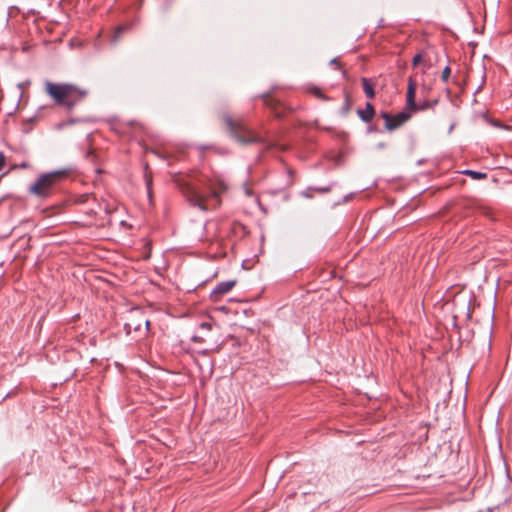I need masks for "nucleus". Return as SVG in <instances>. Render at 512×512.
<instances>
[{"mask_svg": "<svg viewBox=\"0 0 512 512\" xmlns=\"http://www.w3.org/2000/svg\"><path fill=\"white\" fill-rule=\"evenodd\" d=\"M179 186L189 203L203 211L218 207L220 194L228 189L227 183L219 175L208 177L197 174L182 180Z\"/></svg>", "mask_w": 512, "mask_h": 512, "instance_id": "obj_1", "label": "nucleus"}, {"mask_svg": "<svg viewBox=\"0 0 512 512\" xmlns=\"http://www.w3.org/2000/svg\"><path fill=\"white\" fill-rule=\"evenodd\" d=\"M45 92L54 100V102L67 108L73 109L78 103L83 101L88 95V91L71 83H53L45 82Z\"/></svg>", "mask_w": 512, "mask_h": 512, "instance_id": "obj_2", "label": "nucleus"}, {"mask_svg": "<svg viewBox=\"0 0 512 512\" xmlns=\"http://www.w3.org/2000/svg\"><path fill=\"white\" fill-rule=\"evenodd\" d=\"M71 169H59L41 174L30 186L29 192L40 198H47L51 195L56 186L68 177Z\"/></svg>", "mask_w": 512, "mask_h": 512, "instance_id": "obj_3", "label": "nucleus"}, {"mask_svg": "<svg viewBox=\"0 0 512 512\" xmlns=\"http://www.w3.org/2000/svg\"><path fill=\"white\" fill-rule=\"evenodd\" d=\"M224 120L231 136L234 137L239 143L252 144L261 143L264 141L261 135L248 128L243 121H235L229 115H225Z\"/></svg>", "mask_w": 512, "mask_h": 512, "instance_id": "obj_4", "label": "nucleus"}, {"mask_svg": "<svg viewBox=\"0 0 512 512\" xmlns=\"http://www.w3.org/2000/svg\"><path fill=\"white\" fill-rule=\"evenodd\" d=\"M417 83L413 78L408 79L407 85V94H406V108L410 111H424L428 109H433L438 104V99L434 100H425L421 103H416L415 95H416Z\"/></svg>", "mask_w": 512, "mask_h": 512, "instance_id": "obj_5", "label": "nucleus"}, {"mask_svg": "<svg viewBox=\"0 0 512 512\" xmlns=\"http://www.w3.org/2000/svg\"><path fill=\"white\" fill-rule=\"evenodd\" d=\"M142 324H145L146 329H145L144 334H146L147 331L149 330L150 321L147 319H144L142 317V312L136 309L131 312L129 321L125 323L124 329L127 334H130L132 331H136V332L140 331Z\"/></svg>", "mask_w": 512, "mask_h": 512, "instance_id": "obj_6", "label": "nucleus"}, {"mask_svg": "<svg viewBox=\"0 0 512 512\" xmlns=\"http://www.w3.org/2000/svg\"><path fill=\"white\" fill-rule=\"evenodd\" d=\"M381 116L385 120V128L389 131H393L399 128L410 119V114L405 111H402L396 115H390L387 112H383Z\"/></svg>", "mask_w": 512, "mask_h": 512, "instance_id": "obj_7", "label": "nucleus"}, {"mask_svg": "<svg viewBox=\"0 0 512 512\" xmlns=\"http://www.w3.org/2000/svg\"><path fill=\"white\" fill-rule=\"evenodd\" d=\"M236 285V280L223 281L216 285L211 292V299L218 301L219 297L228 293Z\"/></svg>", "mask_w": 512, "mask_h": 512, "instance_id": "obj_8", "label": "nucleus"}, {"mask_svg": "<svg viewBox=\"0 0 512 512\" xmlns=\"http://www.w3.org/2000/svg\"><path fill=\"white\" fill-rule=\"evenodd\" d=\"M357 114L363 122L369 123L375 115V110L373 105L370 102H367L365 109H359Z\"/></svg>", "mask_w": 512, "mask_h": 512, "instance_id": "obj_9", "label": "nucleus"}, {"mask_svg": "<svg viewBox=\"0 0 512 512\" xmlns=\"http://www.w3.org/2000/svg\"><path fill=\"white\" fill-rule=\"evenodd\" d=\"M361 82L366 97L369 99H373L375 97L374 83L370 79L365 77L361 79Z\"/></svg>", "mask_w": 512, "mask_h": 512, "instance_id": "obj_10", "label": "nucleus"}, {"mask_svg": "<svg viewBox=\"0 0 512 512\" xmlns=\"http://www.w3.org/2000/svg\"><path fill=\"white\" fill-rule=\"evenodd\" d=\"M463 174L470 176L474 180H480L486 178L487 174L474 170H465Z\"/></svg>", "mask_w": 512, "mask_h": 512, "instance_id": "obj_11", "label": "nucleus"}, {"mask_svg": "<svg viewBox=\"0 0 512 512\" xmlns=\"http://www.w3.org/2000/svg\"><path fill=\"white\" fill-rule=\"evenodd\" d=\"M450 73H451V69L449 66H446L444 68V70L442 71V75H441V79L443 80V82H448V79L450 77Z\"/></svg>", "mask_w": 512, "mask_h": 512, "instance_id": "obj_12", "label": "nucleus"}, {"mask_svg": "<svg viewBox=\"0 0 512 512\" xmlns=\"http://www.w3.org/2000/svg\"><path fill=\"white\" fill-rule=\"evenodd\" d=\"M311 91L317 98L321 100H328V97H326L319 88L314 87Z\"/></svg>", "mask_w": 512, "mask_h": 512, "instance_id": "obj_13", "label": "nucleus"}, {"mask_svg": "<svg viewBox=\"0 0 512 512\" xmlns=\"http://www.w3.org/2000/svg\"><path fill=\"white\" fill-rule=\"evenodd\" d=\"M199 328L201 330H205V331H210L211 328H212V325L210 322H202L200 325H199Z\"/></svg>", "mask_w": 512, "mask_h": 512, "instance_id": "obj_14", "label": "nucleus"}, {"mask_svg": "<svg viewBox=\"0 0 512 512\" xmlns=\"http://www.w3.org/2000/svg\"><path fill=\"white\" fill-rule=\"evenodd\" d=\"M422 60V55L420 53L416 54L412 59L413 66L418 65Z\"/></svg>", "mask_w": 512, "mask_h": 512, "instance_id": "obj_15", "label": "nucleus"}, {"mask_svg": "<svg viewBox=\"0 0 512 512\" xmlns=\"http://www.w3.org/2000/svg\"><path fill=\"white\" fill-rule=\"evenodd\" d=\"M350 109V101H349V97L348 95H346L345 97V104H344V107H343V112L344 114H346Z\"/></svg>", "mask_w": 512, "mask_h": 512, "instance_id": "obj_16", "label": "nucleus"}, {"mask_svg": "<svg viewBox=\"0 0 512 512\" xmlns=\"http://www.w3.org/2000/svg\"><path fill=\"white\" fill-rule=\"evenodd\" d=\"M125 29L123 27H118L115 31V35H114V41L117 40L121 34L123 33Z\"/></svg>", "mask_w": 512, "mask_h": 512, "instance_id": "obj_17", "label": "nucleus"}, {"mask_svg": "<svg viewBox=\"0 0 512 512\" xmlns=\"http://www.w3.org/2000/svg\"><path fill=\"white\" fill-rule=\"evenodd\" d=\"M5 163H6L5 155L2 152H0V170H2L4 168Z\"/></svg>", "mask_w": 512, "mask_h": 512, "instance_id": "obj_18", "label": "nucleus"}, {"mask_svg": "<svg viewBox=\"0 0 512 512\" xmlns=\"http://www.w3.org/2000/svg\"><path fill=\"white\" fill-rule=\"evenodd\" d=\"M330 65H335L337 68H339V69H340V64L338 63L337 58H333V59L330 61Z\"/></svg>", "mask_w": 512, "mask_h": 512, "instance_id": "obj_19", "label": "nucleus"}, {"mask_svg": "<svg viewBox=\"0 0 512 512\" xmlns=\"http://www.w3.org/2000/svg\"><path fill=\"white\" fill-rule=\"evenodd\" d=\"M191 339L194 342H202L203 341V339L200 336H197V335L192 336Z\"/></svg>", "mask_w": 512, "mask_h": 512, "instance_id": "obj_20", "label": "nucleus"}, {"mask_svg": "<svg viewBox=\"0 0 512 512\" xmlns=\"http://www.w3.org/2000/svg\"><path fill=\"white\" fill-rule=\"evenodd\" d=\"M244 191H245V194L248 196H250L252 194L250 188L247 185H244Z\"/></svg>", "mask_w": 512, "mask_h": 512, "instance_id": "obj_21", "label": "nucleus"}, {"mask_svg": "<svg viewBox=\"0 0 512 512\" xmlns=\"http://www.w3.org/2000/svg\"><path fill=\"white\" fill-rule=\"evenodd\" d=\"M318 190H319V191H322V192H327V191H329V189H328V188H321V189H318Z\"/></svg>", "mask_w": 512, "mask_h": 512, "instance_id": "obj_22", "label": "nucleus"}]
</instances>
